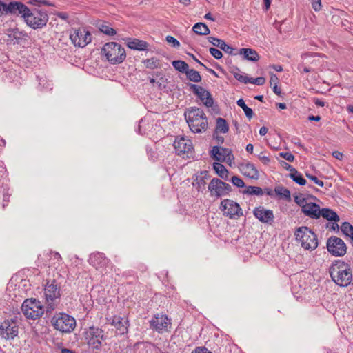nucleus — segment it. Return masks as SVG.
<instances>
[{"mask_svg":"<svg viewBox=\"0 0 353 353\" xmlns=\"http://www.w3.org/2000/svg\"><path fill=\"white\" fill-rule=\"evenodd\" d=\"M329 273L332 281L339 286H347L352 279L350 265L341 260H336L331 265Z\"/></svg>","mask_w":353,"mask_h":353,"instance_id":"f257e3e1","label":"nucleus"},{"mask_svg":"<svg viewBox=\"0 0 353 353\" xmlns=\"http://www.w3.org/2000/svg\"><path fill=\"white\" fill-rule=\"evenodd\" d=\"M185 117L190 129L194 133H200L208 128L207 117L203 111L198 108H190L185 112Z\"/></svg>","mask_w":353,"mask_h":353,"instance_id":"f03ea898","label":"nucleus"},{"mask_svg":"<svg viewBox=\"0 0 353 353\" xmlns=\"http://www.w3.org/2000/svg\"><path fill=\"white\" fill-rule=\"evenodd\" d=\"M44 296L46 312H52L59 303L61 296L60 286L54 279L46 283L44 288Z\"/></svg>","mask_w":353,"mask_h":353,"instance_id":"7ed1b4c3","label":"nucleus"},{"mask_svg":"<svg viewBox=\"0 0 353 353\" xmlns=\"http://www.w3.org/2000/svg\"><path fill=\"white\" fill-rule=\"evenodd\" d=\"M296 241L307 250H314L318 246L317 236L307 227L298 228L294 232Z\"/></svg>","mask_w":353,"mask_h":353,"instance_id":"20e7f679","label":"nucleus"},{"mask_svg":"<svg viewBox=\"0 0 353 353\" xmlns=\"http://www.w3.org/2000/svg\"><path fill=\"white\" fill-rule=\"evenodd\" d=\"M101 54L105 57L111 64L121 63L126 58L124 48L116 42L105 43L101 50Z\"/></svg>","mask_w":353,"mask_h":353,"instance_id":"39448f33","label":"nucleus"},{"mask_svg":"<svg viewBox=\"0 0 353 353\" xmlns=\"http://www.w3.org/2000/svg\"><path fill=\"white\" fill-rule=\"evenodd\" d=\"M21 310L27 319H37L44 312L41 303L36 299H28L25 300L21 305Z\"/></svg>","mask_w":353,"mask_h":353,"instance_id":"423d86ee","label":"nucleus"},{"mask_svg":"<svg viewBox=\"0 0 353 353\" xmlns=\"http://www.w3.org/2000/svg\"><path fill=\"white\" fill-rule=\"evenodd\" d=\"M51 322L54 327L61 332H71L76 326L75 319L65 313L56 314Z\"/></svg>","mask_w":353,"mask_h":353,"instance_id":"0eeeda50","label":"nucleus"},{"mask_svg":"<svg viewBox=\"0 0 353 353\" xmlns=\"http://www.w3.org/2000/svg\"><path fill=\"white\" fill-rule=\"evenodd\" d=\"M26 24L33 29H41L46 26L48 21V15L45 11L34 10L24 16Z\"/></svg>","mask_w":353,"mask_h":353,"instance_id":"6e6552de","label":"nucleus"},{"mask_svg":"<svg viewBox=\"0 0 353 353\" xmlns=\"http://www.w3.org/2000/svg\"><path fill=\"white\" fill-rule=\"evenodd\" d=\"M294 201L301 208L302 212L305 215L312 218L319 219L321 216V209L317 204L309 201L302 195L296 196Z\"/></svg>","mask_w":353,"mask_h":353,"instance_id":"1a4fd4ad","label":"nucleus"},{"mask_svg":"<svg viewBox=\"0 0 353 353\" xmlns=\"http://www.w3.org/2000/svg\"><path fill=\"white\" fill-rule=\"evenodd\" d=\"M70 39L74 46L84 48L92 41L90 32L85 28L73 29L70 34Z\"/></svg>","mask_w":353,"mask_h":353,"instance_id":"9d476101","label":"nucleus"},{"mask_svg":"<svg viewBox=\"0 0 353 353\" xmlns=\"http://www.w3.org/2000/svg\"><path fill=\"white\" fill-rule=\"evenodd\" d=\"M220 209L224 216L231 219H237L243 214L240 205L231 199L222 201Z\"/></svg>","mask_w":353,"mask_h":353,"instance_id":"9b49d317","label":"nucleus"},{"mask_svg":"<svg viewBox=\"0 0 353 353\" xmlns=\"http://www.w3.org/2000/svg\"><path fill=\"white\" fill-rule=\"evenodd\" d=\"M208 190L211 196L221 197L229 194L231 186L217 178H214L208 185Z\"/></svg>","mask_w":353,"mask_h":353,"instance_id":"f8f14e48","label":"nucleus"},{"mask_svg":"<svg viewBox=\"0 0 353 353\" xmlns=\"http://www.w3.org/2000/svg\"><path fill=\"white\" fill-rule=\"evenodd\" d=\"M327 251L335 256H342L345 254L347 247L344 241L336 236H332L327 241Z\"/></svg>","mask_w":353,"mask_h":353,"instance_id":"ddd939ff","label":"nucleus"},{"mask_svg":"<svg viewBox=\"0 0 353 353\" xmlns=\"http://www.w3.org/2000/svg\"><path fill=\"white\" fill-rule=\"evenodd\" d=\"M89 263L101 273H107L110 261L102 253H92L88 259Z\"/></svg>","mask_w":353,"mask_h":353,"instance_id":"4468645a","label":"nucleus"},{"mask_svg":"<svg viewBox=\"0 0 353 353\" xmlns=\"http://www.w3.org/2000/svg\"><path fill=\"white\" fill-rule=\"evenodd\" d=\"M212 157L217 161L225 162L230 165L234 161V156L231 150L221 146H214L211 150Z\"/></svg>","mask_w":353,"mask_h":353,"instance_id":"2eb2a0df","label":"nucleus"},{"mask_svg":"<svg viewBox=\"0 0 353 353\" xmlns=\"http://www.w3.org/2000/svg\"><path fill=\"white\" fill-rule=\"evenodd\" d=\"M150 327L159 333L168 331L171 325V320L163 314H157L150 321Z\"/></svg>","mask_w":353,"mask_h":353,"instance_id":"dca6fc26","label":"nucleus"},{"mask_svg":"<svg viewBox=\"0 0 353 353\" xmlns=\"http://www.w3.org/2000/svg\"><path fill=\"white\" fill-rule=\"evenodd\" d=\"M174 148L178 155H187L192 153L193 145L191 140L184 137H176L174 142Z\"/></svg>","mask_w":353,"mask_h":353,"instance_id":"f3484780","label":"nucleus"},{"mask_svg":"<svg viewBox=\"0 0 353 353\" xmlns=\"http://www.w3.org/2000/svg\"><path fill=\"white\" fill-rule=\"evenodd\" d=\"M190 89L193 93L198 97V98L203 102L207 107H212L213 105V99L210 93L201 86L196 84H190Z\"/></svg>","mask_w":353,"mask_h":353,"instance_id":"a211bd4d","label":"nucleus"},{"mask_svg":"<svg viewBox=\"0 0 353 353\" xmlns=\"http://www.w3.org/2000/svg\"><path fill=\"white\" fill-rule=\"evenodd\" d=\"M254 215L261 222L272 224L274 221V214L271 210L265 209L263 206L256 208L254 210Z\"/></svg>","mask_w":353,"mask_h":353,"instance_id":"6ab92c4d","label":"nucleus"},{"mask_svg":"<svg viewBox=\"0 0 353 353\" xmlns=\"http://www.w3.org/2000/svg\"><path fill=\"white\" fill-rule=\"evenodd\" d=\"M208 41L213 46L219 48L220 49H221L222 50H223L224 52H225L230 54L236 55L237 54H243V48H241L239 50L233 48L232 47L226 44L224 41L219 39L218 38L213 37H209Z\"/></svg>","mask_w":353,"mask_h":353,"instance_id":"aec40b11","label":"nucleus"},{"mask_svg":"<svg viewBox=\"0 0 353 353\" xmlns=\"http://www.w3.org/2000/svg\"><path fill=\"white\" fill-rule=\"evenodd\" d=\"M18 334V327L14 324L4 321L0 325V334L6 339H13Z\"/></svg>","mask_w":353,"mask_h":353,"instance_id":"412c9836","label":"nucleus"},{"mask_svg":"<svg viewBox=\"0 0 353 353\" xmlns=\"http://www.w3.org/2000/svg\"><path fill=\"white\" fill-rule=\"evenodd\" d=\"M125 44L129 48L138 51H146L149 46L146 41L136 38H127Z\"/></svg>","mask_w":353,"mask_h":353,"instance_id":"4be33fe9","label":"nucleus"},{"mask_svg":"<svg viewBox=\"0 0 353 353\" xmlns=\"http://www.w3.org/2000/svg\"><path fill=\"white\" fill-rule=\"evenodd\" d=\"M110 323L114 326L118 332V334H123L127 332V323L126 320H124L119 316H114L109 319Z\"/></svg>","mask_w":353,"mask_h":353,"instance_id":"5701e85b","label":"nucleus"},{"mask_svg":"<svg viewBox=\"0 0 353 353\" xmlns=\"http://www.w3.org/2000/svg\"><path fill=\"white\" fill-rule=\"evenodd\" d=\"M244 176L252 179H258L259 173L254 165L248 163L244 167Z\"/></svg>","mask_w":353,"mask_h":353,"instance_id":"b1692460","label":"nucleus"},{"mask_svg":"<svg viewBox=\"0 0 353 353\" xmlns=\"http://www.w3.org/2000/svg\"><path fill=\"white\" fill-rule=\"evenodd\" d=\"M321 216L330 221L338 222L339 221V216L337 214L329 208H323L321 210Z\"/></svg>","mask_w":353,"mask_h":353,"instance_id":"393cba45","label":"nucleus"},{"mask_svg":"<svg viewBox=\"0 0 353 353\" xmlns=\"http://www.w3.org/2000/svg\"><path fill=\"white\" fill-rule=\"evenodd\" d=\"M260 56L257 52L252 48H244V59L250 61L256 62L259 60Z\"/></svg>","mask_w":353,"mask_h":353,"instance_id":"a878e982","label":"nucleus"},{"mask_svg":"<svg viewBox=\"0 0 353 353\" xmlns=\"http://www.w3.org/2000/svg\"><path fill=\"white\" fill-rule=\"evenodd\" d=\"M192 30L199 35H208L210 34V29L203 23H196L192 28Z\"/></svg>","mask_w":353,"mask_h":353,"instance_id":"bb28decb","label":"nucleus"},{"mask_svg":"<svg viewBox=\"0 0 353 353\" xmlns=\"http://www.w3.org/2000/svg\"><path fill=\"white\" fill-rule=\"evenodd\" d=\"M213 168L216 174L222 179H227L228 172L225 166L219 163H214Z\"/></svg>","mask_w":353,"mask_h":353,"instance_id":"cd10ccee","label":"nucleus"},{"mask_svg":"<svg viewBox=\"0 0 353 353\" xmlns=\"http://www.w3.org/2000/svg\"><path fill=\"white\" fill-rule=\"evenodd\" d=\"M102 330L101 329L90 327L86 332L87 339H102Z\"/></svg>","mask_w":353,"mask_h":353,"instance_id":"c85d7f7f","label":"nucleus"},{"mask_svg":"<svg viewBox=\"0 0 353 353\" xmlns=\"http://www.w3.org/2000/svg\"><path fill=\"white\" fill-rule=\"evenodd\" d=\"M188 79L192 82L199 83L201 81V77L199 72L194 69H189L185 72Z\"/></svg>","mask_w":353,"mask_h":353,"instance_id":"c756f323","label":"nucleus"},{"mask_svg":"<svg viewBox=\"0 0 353 353\" xmlns=\"http://www.w3.org/2000/svg\"><path fill=\"white\" fill-rule=\"evenodd\" d=\"M143 62L145 67L149 69H155L161 67L160 60L155 57L145 59Z\"/></svg>","mask_w":353,"mask_h":353,"instance_id":"7c9ffc66","label":"nucleus"},{"mask_svg":"<svg viewBox=\"0 0 353 353\" xmlns=\"http://www.w3.org/2000/svg\"><path fill=\"white\" fill-rule=\"evenodd\" d=\"M289 176L300 185H304L306 184V180L296 170H295L292 173H290Z\"/></svg>","mask_w":353,"mask_h":353,"instance_id":"2f4dec72","label":"nucleus"},{"mask_svg":"<svg viewBox=\"0 0 353 353\" xmlns=\"http://www.w3.org/2000/svg\"><path fill=\"white\" fill-rule=\"evenodd\" d=\"M172 63L173 67L176 70H178L181 72L185 73V74L189 68L188 64L186 63L183 61H181V60L173 61Z\"/></svg>","mask_w":353,"mask_h":353,"instance_id":"473e14b6","label":"nucleus"},{"mask_svg":"<svg viewBox=\"0 0 353 353\" xmlns=\"http://www.w3.org/2000/svg\"><path fill=\"white\" fill-rule=\"evenodd\" d=\"M99 29L101 32L108 36H113L117 33L116 30L114 28H111L108 23L105 22H103L102 23L99 25Z\"/></svg>","mask_w":353,"mask_h":353,"instance_id":"72a5a7b5","label":"nucleus"},{"mask_svg":"<svg viewBox=\"0 0 353 353\" xmlns=\"http://www.w3.org/2000/svg\"><path fill=\"white\" fill-rule=\"evenodd\" d=\"M228 131V126L226 121L222 118L216 119V127L215 132L225 133Z\"/></svg>","mask_w":353,"mask_h":353,"instance_id":"f704fd0d","label":"nucleus"},{"mask_svg":"<svg viewBox=\"0 0 353 353\" xmlns=\"http://www.w3.org/2000/svg\"><path fill=\"white\" fill-rule=\"evenodd\" d=\"M274 191L276 194L281 198L290 199V192L287 188L279 185L275 188Z\"/></svg>","mask_w":353,"mask_h":353,"instance_id":"c9c22d12","label":"nucleus"},{"mask_svg":"<svg viewBox=\"0 0 353 353\" xmlns=\"http://www.w3.org/2000/svg\"><path fill=\"white\" fill-rule=\"evenodd\" d=\"M265 79L264 77H257V78H250L248 75L244 74V83H253L258 85H262L265 83Z\"/></svg>","mask_w":353,"mask_h":353,"instance_id":"e433bc0d","label":"nucleus"},{"mask_svg":"<svg viewBox=\"0 0 353 353\" xmlns=\"http://www.w3.org/2000/svg\"><path fill=\"white\" fill-rule=\"evenodd\" d=\"M244 194L259 196L263 194V190L257 186H248L244 189Z\"/></svg>","mask_w":353,"mask_h":353,"instance_id":"4c0bfd02","label":"nucleus"},{"mask_svg":"<svg viewBox=\"0 0 353 353\" xmlns=\"http://www.w3.org/2000/svg\"><path fill=\"white\" fill-rule=\"evenodd\" d=\"M19 2L12 1L9 3H6L4 6V12L17 14V8L18 7Z\"/></svg>","mask_w":353,"mask_h":353,"instance_id":"58836bf2","label":"nucleus"},{"mask_svg":"<svg viewBox=\"0 0 353 353\" xmlns=\"http://www.w3.org/2000/svg\"><path fill=\"white\" fill-rule=\"evenodd\" d=\"M341 230L342 232L348 237H350L353 234V226L347 222H344L341 225Z\"/></svg>","mask_w":353,"mask_h":353,"instance_id":"ea45409f","label":"nucleus"},{"mask_svg":"<svg viewBox=\"0 0 353 353\" xmlns=\"http://www.w3.org/2000/svg\"><path fill=\"white\" fill-rule=\"evenodd\" d=\"M30 8H28L25 4L19 2L18 7L17 8V14H21L22 17L24 19V16L30 12Z\"/></svg>","mask_w":353,"mask_h":353,"instance_id":"a19ab883","label":"nucleus"},{"mask_svg":"<svg viewBox=\"0 0 353 353\" xmlns=\"http://www.w3.org/2000/svg\"><path fill=\"white\" fill-rule=\"evenodd\" d=\"M209 50H210V54L216 59H221L223 56V54L221 52V50H219L216 48H210Z\"/></svg>","mask_w":353,"mask_h":353,"instance_id":"79ce46f5","label":"nucleus"},{"mask_svg":"<svg viewBox=\"0 0 353 353\" xmlns=\"http://www.w3.org/2000/svg\"><path fill=\"white\" fill-rule=\"evenodd\" d=\"M165 40L168 43L172 44V46L173 47L178 48L180 46V43L175 38H174L172 36H170V35L167 36L165 38Z\"/></svg>","mask_w":353,"mask_h":353,"instance_id":"37998d69","label":"nucleus"},{"mask_svg":"<svg viewBox=\"0 0 353 353\" xmlns=\"http://www.w3.org/2000/svg\"><path fill=\"white\" fill-rule=\"evenodd\" d=\"M312 7L316 11H320L322 8L321 0H311Z\"/></svg>","mask_w":353,"mask_h":353,"instance_id":"c03bdc74","label":"nucleus"},{"mask_svg":"<svg viewBox=\"0 0 353 353\" xmlns=\"http://www.w3.org/2000/svg\"><path fill=\"white\" fill-rule=\"evenodd\" d=\"M306 176L308 179H310V180H312V181H314L319 186H320V187L323 186V185H324L323 182L321 180H319L316 176L309 174H306Z\"/></svg>","mask_w":353,"mask_h":353,"instance_id":"a18cd8bd","label":"nucleus"},{"mask_svg":"<svg viewBox=\"0 0 353 353\" xmlns=\"http://www.w3.org/2000/svg\"><path fill=\"white\" fill-rule=\"evenodd\" d=\"M280 156L290 162L294 160V156L291 152H281Z\"/></svg>","mask_w":353,"mask_h":353,"instance_id":"49530a36","label":"nucleus"},{"mask_svg":"<svg viewBox=\"0 0 353 353\" xmlns=\"http://www.w3.org/2000/svg\"><path fill=\"white\" fill-rule=\"evenodd\" d=\"M88 344L95 348H98L101 345V339H88Z\"/></svg>","mask_w":353,"mask_h":353,"instance_id":"de8ad7c7","label":"nucleus"},{"mask_svg":"<svg viewBox=\"0 0 353 353\" xmlns=\"http://www.w3.org/2000/svg\"><path fill=\"white\" fill-rule=\"evenodd\" d=\"M298 70L304 72H310L313 71V69L311 67L307 66L304 63H300L299 65Z\"/></svg>","mask_w":353,"mask_h":353,"instance_id":"09e8293b","label":"nucleus"},{"mask_svg":"<svg viewBox=\"0 0 353 353\" xmlns=\"http://www.w3.org/2000/svg\"><path fill=\"white\" fill-rule=\"evenodd\" d=\"M244 114L249 119H252L253 117V114H254L252 110L250 108L248 107L245 103H244Z\"/></svg>","mask_w":353,"mask_h":353,"instance_id":"8fccbe9b","label":"nucleus"},{"mask_svg":"<svg viewBox=\"0 0 353 353\" xmlns=\"http://www.w3.org/2000/svg\"><path fill=\"white\" fill-rule=\"evenodd\" d=\"M232 183L237 187H243V180L237 176H233L231 179Z\"/></svg>","mask_w":353,"mask_h":353,"instance_id":"3c124183","label":"nucleus"},{"mask_svg":"<svg viewBox=\"0 0 353 353\" xmlns=\"http://www.w3.org/2000/svg\"><path fill=\"white\" fill-rule=\"evenodd\" d=\"M280 164L282 165V167L283 168L290 171V173H292L296 170L294 168H293L292 166H291L290 164H288V163H286L284 161H280Z\"/></svg>","mask_w":353,"mask_h":353,"instance_id":"603ef678","label":"nucleus"},{"mask_svg":"<svg viewBox=\"0 0 353 353\" xmlns=\"http://www.w3.org/2000/svg\"><path fill=\"white\" fill-rule=\"evenodd\" d=\"M259 159L261 162L265 165H268L270 163V159L269 157L264 155L263 153L259 155Z\"/></svg>","mask_w":353,"mask_h":353,"instance_id":"864d4df0","label":"nucleus"},{"mask_svg":"<svg viewBox=\"0 0 353 353\" xmlns=\"http://www.w3.org/2000/svg\"><path fill=\"white\" fill-rule=\"evenodd\" d=\"M278 81H279V79H278L277 76L274 74H270V85L271 86L277 85Z\"/></svg>","mask_w":353,"mask_h":353,"instance_id":"5fc2aeb1","label":"nucleus"},{"mask_svg":"<svg viewBox=\"0 0 353 353\" xmlns=\"http://www.w3.org/2000/svg\"><path fill=\"white\" fill-rule=\"evenodd\" d=\"M192 353H212V352H210L205 347H198L194 351H192Z\"/></svg>","mask_w":353,"mask_h":353,"instance_id":"6e6d98bb","label":"nucleus"},{"mask_svg":"<svg viewBox=\"0 0 353 353\" xmlns=\"http://www.w3.org/2000/svg\"><path fill=\"white\" fill-rule=\"evenodd\" d=\"M214 138L218 144L223 143L224 141V138L222 136L219 135V132H214Z\"/></svg>","mask_w":353,"mask_h":353,"instance_id":"4d7b16f0","label":"nucleus"},{"mask_svg":"<svg viewBox=\"0 0 353 353\" xmlns=\"http://www.w3.org/2000/svg\"><path fill=\"white\" fill-rule=\"evenodd\" d=\"M332 156L336 158V159H339V160H342L343 157V153H341V152L339 151H334L332 152Z\"/></svg>","mask_w":353,"mask_h":353,"instance_id":"13d9d810","label":"nucleus"},{"mask_svg":"<svg viewBox=\"0 0 353 353\" xmlns=\"http://www.w3.org/2000/svg\"><path fill=\"white\" fill-rule=\"evenodd\" d=\"M234 77L236 79L239 81L240 82H243V74H241L239 72H232Z\"/></svg>","mask_w":353,"mask_h":353,"instance_id":"bf43d9fd","label":"nucleus"},{"mask_svg":"<svg viewBox=\"0 0 353 353\" xmlns=\"http://www.w3.org/2000/svg\"><path fill=\"white\" fill-rule=\"evenodd\" d=\"M57 15L58 17L64 20L68 18V14L66 12H59Z\"/></svg>","mask_w":353,"mask_h":353,"instance_id":"052dcab7","label":"nucleus"},{"mask_svg":"<svg viewBox=\"0 0 353 353\" xmlns=\"http://www.w3.org/2000/svg\"><path fill=\"white\" fill-rule=\"evenodd\" d=\"M44 5L48 6H53L52 3H50L48 1L46 0H39L38 6Z\"/></svg>","mask_w":353,"mask_h":353,"instance_id":"680f3d73","label":"nucleus"},{"mask_svg":"<svg viewBox=\"0 0 353 353\" xmlns=\"http://www.w3.org/2000/svg\"><path fill=\"white\" fill-rule=\"evenodd\" d=\"M268 128H267L266 127H264V126H263V127H261V128H260V130H259V134H260V135H261V136H264V135H265V134H267V132H268Z\"/></svg>","mask_w":353,"mask_h":353,"instance_id":"e2e57ef3","label":"nucleus"},{"mask_svg":"<svg viewBox=\"0 0 353 353\" xmlns=\"http://www.w3.org/2000/svg\"><path fill=\"white\" fill-rule=\"evenodd\" d=\"M308 119H309L310 121H320V120H321V117H319V116H313V115H311V116H309Z\"/></svg>","mask_w":353,"mask_h":353,"instance_id":"0e129e2a","label":"nucleus"},{"mask_svg":"<svg viewBox=\"0 0 353 353\" xmlns=\"http://www.w3.org/2000/svg\"><path fill=\"white\" fill-rule=\"evenodd\" d=\"M272 89H273V91L274 92L277 94V95H280L281 93V90L278 88L277 85H273L272 86Z\"/></svg>","mask_w":353,"mask_h":353,"instance_id":"69168bd1","label":"nucleus"},{"mask_svg":"<svg viewBox=\"0 0 353 353\" xmlns=\"http://www.w3.org/2000/svg\"><path fill=\"white\" fill-rule=\"evenodd\" d=\"M253 145L252 144H248L247 146H246V151L249 153H252L253 152Z\"/></svg>","mask_w":353,"mask_h":353,"instance_id":"338daca9","label":"nucleus"},{"mask_svg":"<svg viewBox=\"0 0 353 353\" xmlns=\"http://www.w3.org/2000/svg\"><path fill=\"white\" fill-rule=\"evenodd\" d=\"M61 353H74L72 350L67 349V348H63L61 350Z\"/></svg>","mask_w":353,"mask_h":353,"instance_id":"774afa93","label":"nucleus"}]
</instances>
